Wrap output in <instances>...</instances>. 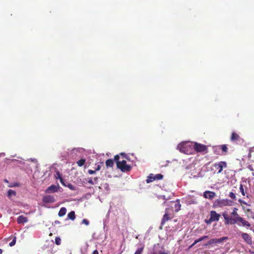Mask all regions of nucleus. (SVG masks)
<instances>
[{
    "label": "nucleus",
    "instance_id": "nucleus-15",
    "mask_svg": "<svg viewBox=\"0 0 254 254\" xmlns=\"http://www.w3.org/2000/svg\"><path fill=\"white\" fill-rule=\"evenodd\" d=\"M55 201L54 197L51 195H46L43 198V201L45 203L53 202Z\"/></svg>",
    "mask_w": 254,
    "mask_h": 254
},
{
    "label": "nucleus",
    "instance_id": "nucleus-44",
    "mask_svg": "<svg viewBox=\"0 0 254 254\" xmlns=\"http://www.w3.org/2000/svg\"><path fill=\"white\" fill-rule=\"evenodd\" d=\"M92 254H99L97 250H95L93 252Z\"/></svg>",
    "mask_w": 254,
    "mask_h": 254
},
{
    "label": "nucleus",
    "instance_id": "nucleus-33",
    "mask_svg": "<svg viewBox=\"0 0 254 254\" xmlns=\"http://www.w3.org/2000/svg\"><path fill=\"white\" fill-rule=\"evenodd\" d=\"M82 224H85L86 226H88L89 224V222L87 219H83L82 220Z\"/></svg>",
    "mask_w": 254,
    "mask_h": 254
},
{
    "label": "nucleus",
    "instance_id": "nucleus-10",
    "mask_svg": "<svg viewBox=\"0 0 254 254\" xmlns=\"http://www.w3.org/2000/svg\"><path fill=\"white\" fill-rule=\"evenodd\" d=\"M227 239V237H222L220 239H210L207 243L204 244V246H208L209 245H212L213 244H218L221 243L224 240Z\"/></svg>",
    "mask_w": 254,
    "mask_h": 254
},
{
    "label": "nucleus",
    "instance_id": "nucleus-11",
    "mask_svg": "<svg viewBox=\"0 0 254 254\" xmlns=\"http://www.w3.org/2000/svg\"><path fill=\"white\" fill-rule=\"evenodd\" d=\"M236 224H237L239 226H243L246 227H249L251 226L250 223L248 221L241 217L237 218Z\"/></svg>",
    "mask_w": 254,
    "mask_h": 254
},
{
    "label": "nucleus",
    "instance_id": "nucleus-40",
    "mask_svg": "<svg viewBox=\"0 0 254 254\" xmlns=\"http://www.w3.org/2000/svg\"><path fill=\"white\" fill-rule=\"evenodd\" d=\"M101 169V166L99 165H98L97 168L95 169V171H98L100 170Z\"/></svg>",
    "mask_w": 254,
    "mask_h": 254
},
{
    "label": "nucleus",
    "instance_id": "nucleus-12",
    "mask_svg": "<svg viewBox=\"0 0 254 254\" xmlns=\"http://www.w3.org/2000/svg\"><path fill=\"white\" fill-rule=\"evenodd\" d=\"M203 196L206 199L212 200L216 196V193L214 191L206 190L203 192Z\"/></svg>",
    "mask_w": 254,
    "mask_h": 254
},
{
    "label": "nucleus",
    "instance_id": "nucleus-22",
    "mask_svg": "<svg viewBox=\"0 0 254 254\" xmlns=\"http://www.w3.org/2000/svg\"><path fill=\"white\" fill-rule=\"evenodd\" d=\"M171 205H174V206L177 207V206H181V204H180V200L179 199H177L176 201H171Z\"/></svg>",
    "mask_w": 254,
    "mask_h": 254
},
{
    "label": "nucleus",
    "instance_id": "nucleus-47",
    "mask_svg": "<svg viewBox=\"0 0 254 254\" xmlns=\"http://www.w3.org/2000/svg\"><path fill=\"white\" fill-rule=\"evenodd\" d=\"M2 253V250L0 249V254H1Z\"/></svg>",
    "mask_w": 254,
    "mask_h": 254
},
{
    "label": "nucleus",
    "instance_id": "nucleus-30",
    "mask_svg": "<svg viewBox=\"0 0 254 254\" xmlns=\"http://www.w3.org/2000/svg\"><path fill=\"white\" fill-rule=\"evenodd\" d=\"M56 178L57 179H59L60 181L61 179H63L61 176V174L59 171L56 172Z\"/></svg>",
    "mask_w": 254,
    "mask_h": 254
},
{
    "label": "nucleus",
    "instance_id": "nucleus-1",
    "mask_svg": "<svg viewBox=\"0 0 254 254\" xmlns=\"http://www.w3.org/2000/svg\"><path fill=\"white\" fill-rule=\"evenodd\" d=\"M237 209L235 207V209L231 213V216H229L226 213H223V216L225 220V224H235L236 223L237 218H239L240 216L237 212Z\"/></svg>",
    "mask_w": 254,
    "mask_h": 254
},
{
    "label": "nucleus",
    "instance_id": "nucleus-4",
    "mask_svg": "<svg viewBox=\"0 0 254 254\" xmlns=\"http://www.w3.org/2000/svg\"><path fill=\"white\" fill-rule=\"evenodd\" d=\"M215 172L217 174H220L222 172L223 168H226L227 167V163L225 161H220L218 162L215 163L213 165Z\"/></svg>",
    "mask_w": 254,
    "mask_h": 254
},
{
    "label": "nucleus",
    "instance_id": "nucleus-31",
    "mask_svg": "<svg viewBox=\"0 0 254 254\" xmlns=\"http://www.w3.org/2000/svg\"><path fill=\"white\" fill-rule=\"evenodd\" d=\"M229 196L233 199H236V198L235 194L233 192H230L229 193Z\"/></svg>",
    "mask_w": 254,
    "mask_h": 254
},
{
    "label": "nucleus",
    "instance_id": "nucleus-8",
    "mask_svg": "<svg viewBox=\"0 0 254 254\" xmlns=\"http://www.w3.org/2000/svg\"><path fill=\"white\" fill-rule=\"evenodd\" d=\"M163 178V175L161 174H158L156 175H154L153 174H150L147 177V178L146 180L147 183H150L152 182L155 180H160Z\"/></svg>",
    "mask_w": 254,
    "mask_h": 254
},
{
    "label": "nucleus",
    "instance_id": "nucleus-7",
    "mask_svg": "<svg viewBox=\"0 0 254 254\" xmlns=\"http://www.w3.org/2000/svg\"><path fill=\"white\" fill-rule=\"evenodd\" d=\"M193 149L197 152H207V146L205 145L195 142L193 145Z\"/></svg>",
    "mask_w": 254,
    "mask_h": 254
},
{
    "label": "nucleus",
    "instance_id": "nucleus-42",
    "mask_svg": "<svg viewBox=\"0 0 254 254\" xmlns=\"http://www.w3.org/2000/svg\"><path fill=\"white\" fill-rule=\"evenodd\" d=\"M88 183L91 184V185H94V182L91 179H90L89 181H88Z\"/></svg>",
    "mask_w": 254,
    "mask_h": 254
},
{
    "label": "nucleus",
    "instance_id": "nucleus-38",
    "mask_svg": "<svg viewBox=\"0 0 254 254\" xmlns=\"http://www.w3.org/2000/svg\"><path fill=\"white\" fill-rule=\"evenodd\" d=\"M203 241V239H202L201 237L199 238V239H196L195 240L194 242V244H197V243L198 242H200L201 241Z\"/></svg>",
    "mask_w": 254,
    "mask_h": 254
},
{
    "label": "nucleus",
    "instance_id": "nucleus-35",
    "mask_svg": "<svg viewBox=\"0 0 254 254\" xmlns=\"http://www.w3.org/2000/svg\"><path fill=\"white\" fill-rule=\"evenodd\" d=\"M169 254V252L165 251H160L158 252V253H157V254Z\"/></svg>",
    "mask_w": 254,
    "mask_h": 254
},
{
    "label": "nucleus",
    "instance_id": "nucleus-25",
    "mask_svg": "<svg viewBox=\"0 0 254 254\" xmlns=\"http://www.w3.org/2000/svg\"><path fill=\"white\" fill-rule=\"evenodd\" d=\"M222 204H223V200L221 199H217L214 202L213 206H218V205H221Z\"/></svg>",
    "mask_w": 254,
    "mask_h": 254
},
{
    "label": "nucleus",
    "instance_id": "nucleus-51",
    "mask_svg": "<svg viewBox=\"0 0 254 254\" xmlns=\"http://www.w3.org/2000/svg\"><path fill=\"white\" fill-rule=\"evenodd\" d=\"M104 227L105 226V221H104Z\"/></svg>",
    "mask_w": 254,
    "mask_h": 254
},
{
    "label": "nucleus",
    "instance_id": "nucleus-2",
    "mask_svg": "<svg viewBox=\"0 0 254 254\" xmlns=\"http://www.w3.org/2000/svg\"><path fill=\"white\" fill-rule=\"evenodd\" d=\"M177 148L181 152L190 154L192 153L193 145L190 142H182L178 144Z\"/></svg>",
    "mask_w": 254,
    "mask_h": 254
},
{
    "label": "nucleus",
    "instance_id": "nucleus-49",
    "mask_svg": "<svg viewBox=\"0 0 254 254\" xmlns=\"http://www.w3.org/2000/svg\"><path fill=\"white\" fill-rule=\"evenodd\" d=\"M4 181L5 182H6V183H7V182H8V181H7L6 179H5V180H4Z\"/></svg>",
    "mask_w": 254,
    "mask_h": 254
},
{
    "label": "nucleus",
    "instance_id": "nucleus-18",
    "mask_svg": "<svg viewBox=\"0 0 254 254\" xmlns=\"http://www.w3.org/2000/svg\"><path fill=\"white\" fill-rule=\"evenodd\" d=\"M247 190V187L246 186L244 187L243 185H242V184L240 185V191L243 196H245L246 193H247V192H246Z\"/></svg>",
    "mask_w": 254,
    "mask_h": 254
},
{
    "label": "nucleus",
    "instance_id": "nucleus-16",
    "mask_svg": "<svg viewBox=\"0 0 254 254\" xmlns=\"http://www.w3.org/2000/svg\"><path fill=\"white\" fill-rule=\"evenodd\" d=\"M220 215L217 214L215 211H211L210 212V218L213 221H217L219 219Z\"/></svg>",
    "mask_w": 254,
    "mask_h": 254
},
{
    "label": "nucleus",
    "instance_id": "nucleus-37",
    "mask_svg": "<svg viewBox=\"0 0 254 254\" xmlns=\"http://www.w3.org/2000/svg\"><path fill=\"white\" fill-rule=\"evenodd\" d=\"M213 220L211 219V218L210 217L209 219L208 220H205V222L206 224H210L212 222H213Z\"/></svg>",
    "mask_w": 254,
    "mask_h": 254
},
{
    "label": "nucleus",
    "instance_id": "nucleus-23",
    "mask_svg": "<svg viewBox=\"0 0 254 254\" xmlns=\"http://www.w3.org/2000/svg\"><path fill=\"white\" fill-rule=\"evenodd\" d=\"M254 152V147H251L249 148V153L248 155V158L249 160L251 159L252 156V153Z\"/></svg>",
    "mask_w": 254,
    "mask_h": 254
},
{
    "label": "nucleus",
    "instance_id": "nucleus-34",
    "mask_svg": "<svg viewBox=\"0 0 254 254\" xmlns=\"http://www.w3.org/2000/svg\"><path fill=\"white\" fill-rule=\"evenodd\" d=\"M60 182L61 183L62 185H63L64 186H65V187H66V186L67 185V183H68V182H67L65 181H64V179H61V180H60Z\"/></svg>",
    "mask_w": 254,
    "mask_h": 254
},
{
    "label": "nucleus",
    "instance_id": "nucleus-41",
    "mask_svg": "<svg viewBox=\"0 0 254 254\" xmlns=\"http://www.w3.org/2000/svg\"><path fill=\"white\" fill-rule=\"evenodd\" d=\"M248 168L252 171H254V168H253V167L251 166V165H249L248 166Z\"/></svg>",
    "mask_w": 254,
    "mask_h": 254
},
{
    "label": "nucleus",
    "instance_id": "nucleus-20",
    "mask_svg": "<svg viewBox=\"0 0 254 254\" xmlns=\"http://www.w3.org/2000/svg\"><path fill=\"white\" fill-rule=\"evenodd\" d=\"M67 217L69 219H71L72 220H74L75 219V215L74 211H72L70 212L68 214V215H67Z\"/></svg>",
    "mask_w": 254,
    "mask_h": 254
},
{
    "label": "nucleus",
    "instance_id": "nucleus-46",
    "mask_svg": "<svg viewBox=\"0 0 254 254\" xmlns=\"http://www.w3.org/2000/svg\"><path fill=\"white\" fill-rule=\"evenodd\" d=\"M55 224H60V222L58 220H56L55 221Z\"/></svg>",
    "mask_w": 254,
    "mask_h": 254
},
{
    "label": "nucleus",
    "instance_id": "nucleus-9",
    "mask_svg": "<svg viewBox=\"0 0 254 254\" xmlns=\"http://www.w3.org/2000/svg\"><path fill=\"white\" fill-rule=\"evenodd\" d=\"M230 139L231 141L235 142L237 144L244 142V139L242 138L238 133L234 132L232 133Z\"/></svg>",
    "mask_w": 254,
    "mask_h": 254
},
{
    "label": "nucleus",
    "instance_id": "nucleus-6",
    "mask_svg": "<svg viewBox=\"0 0 254 254\" xmlns=\"http://www.w3.org/2000/svg\"><path fill=\"white\" fill-rule=\"evenodd\" d=\"M228 147L226 144L220 145L214 148V152L217 154L225 155L228 153Z\"/></svg>",
    "mask_w": 254,
    "mask_h": 254
},
{
    "label": "nucleus",
    "instance_id": "nucleus-29",
    "mask_svg": "<svg viewBox=\"0 0 254 254\" xmlns=\"http://www.w3.org/2000/svg\"><path fill=\"white\" fill-rule=\"evenodd\" d=\"M55 243L57 245H60L61 243V239L60 237H56L55 239Z\"/></svg>",
    "mask_w": 254,
    "mask_h": 254
},
{
    "label": "nucleus",
    "instance_id": "nucleus-27",
    "mask_svg": "<svg viewBox=\"0 0 254 254\" xmlns=\"http://www.w3.org/2000/svg\"><path fill=\"white\" fill-rule=\"evenodd\" d=\"M66 187H68L70 190H76L75 187L73 185H72L71 184L67 183Z\"/></svg>",
    "mask_w": 254,
    "mask_h": 254
},
{
    "label": "nucleus",
    "instance_id": "nucleus-36",
    "mask_svg": "<svg viewBox=\"0 0 254 254\" xmlns=\"http://www.w3.org/2000/svg\"><path fill=\"white\" fill-rule=\"evenodd\" d=\"M119 159H120V157L118 155H116L115 156L114 160L116 162V163L117 162H121L120 161H119Z\"/></svg>",
    "mask_w": 254,
    "mask_h": 254
},
{
    "label": "nucleus",
    "instance_id": "nucleus-21",
    "mask_svg": "<svg viewBox=\"0 0 254 254\" xmlns=\"http://www.w3.org/2000/svg\"><path fill=\"white\" fill-rule=\"evenodd\" d=\"M106 165L107 167H113L114 162L112 159H108L106 161Z\"/></svg>",
    "mask_w": 254,
    "mask_h": 254
},
{
    "label": "nucleus",
    "instance_id": "nucleus-28",
    "mask_svg": "<svg viewBox=\"0 0 254 254\" xmlns=\"http://www.w3.org/2000/svg\"><path fill=\"white\" fill-rule=\"evenodd\" d=\"M143 248H138L135 251L134 254H142L143 252Z\"/></svg>",
    "mask_w": 254,
    "mask_h": 254
},
{
    "label": "nucleus",
    "instance_id": "nucleus-48",
    "mask_svg": "<svg viewBox=\"0 0 254 254\" xmlns=\"http://www.w3.org/2000/svg\"><path fill=\"white\" fill-rule=\"evenodd\" d=\"M180 208L177 209L176 210V212H178L179 210H180Z\"/></svg>",
    "mask_w": 254,
    "mask_h": 254
},
{
    "label": "nucleus",
    "instance_id": "nucleus-5",
    "mask_svg": "<svg viewBox=\"0 0 254 254\" xmlns=\"http://www.w3.org/2000/svg\"><path fill=\"white\" fill-rule=\"evenodd\" d=\"M117 168L121 170L123 172H128L130 171L131 167L130 165L127 164L126 160H122L121 162H117Z\"/></svg>",
    "mask_w": 254,
    "mask_h": 254
},
{
    "label": "nucleus",
    "instance_id": "nucleus-39",
    "mask_svg": "<svg viewBox=\"0 0 254 254\" xmlns=\"http://www.w3.org/2000/svg\"><path fill=\"white\" fill-rule=\"evenodd\" d=\"M96 172V171H95V170H88V173L89 174H95V173Z\"/></svg>",
    "mask_w": 254,
    "mask_h": 254
},
{
    "label": "nucleus",
    "instance_id": "nucleus-52",
    "mask_svg": "<svg viewBox=\"0 0 254 254\" xmlns=\"http://www.w3.org/2000/svg\"><path fill=\"white\" fill-rule=\"evenodd\" d=\"M152 254H157V253H153Z\"/></svg>",
    "mask_w": 254,
    "mask_h": 254
},
{
    "label": "nucleus",
    "instance_id": "nucleus-24",
    "mask_svg": "<svg viewBox=\"0 0 254 254\" xmlns=\"http://www.w3.org/2000/svg\"><path fill=\"white\" fill-rule=\"evenodd\" d=\"M85 161L84 159H81L77 161L76 163L79 167H81L85 164Z\"/></svg>",
    "mask_w": 254,
    "mask_h": 254
},
{
    "label": "nucleus",
    "instance_id": "nucleus-14",
    "mask_svg": "<svg viewBox=\"0 0 254 254\" xmlns=\"http://www.w3.org/2000/svg\"><path fill=\"white\" fill-rule=\"evenodd\" d=\"M58 190V187L54 185L49 187L46 190L47 193H52L57 192Z\"/></svg>",
    "mask_w": 254,
    "mask_h": 254
},
{
    "label": "nucleus",
    "instance_id": "nucleus-45",
    "mask_svg": "<svg viewBox=\"0 0 254 254\" xmlns=\"http://www.w3.org/2000/svg\"><path fill=\"white\" fill-rule=\"evenodd\" d=\"M195 244H194V242H193V243L190 246V248H190H190H192V247H193Z\"/></svg>",
    "mask_w": 254,
    "mask_h": 254
},
{
    "label": "nucleus",
    "instance_id": "nucleus-17",
    "mask_svg": "<svg viewBox=\"0 0 254 254\" xmlns=\"http://www.w3.org/2000/svg\"><path fill=\"white\" fill-rule=\"evenodd\" d=\"M17 223L19 224L26 223L28 221L26 217L23 216H19L17 218Z\"/></svg>",
    "mask_w": 254,
    "mask_h": 254
},
{
    "label": "nucleus",
    "instance_id": "nucleus-13",
    "mask_svg": "<svg viewBox=\"0 0 254 254\" xmlns=\"http://www.w3.org/2000/svg\"><path fill=\"white\" fill-rule=\"evenodd\" d=\"M242 238L243 239V240L249 245H252L253 241L251 237L250 236L246 233H242Z\"/></svg>",
    "mask_w": 254,
    "mask_h": 254
},
{
    "label": "nucleus",
    "instance_id": "nucleus-53",
    "mask_svg": "<svg viewBox=\"0 0 254 254\" xmlns=\"http://www.w3.org/2000/svg\"><path fill=\"white\" fill-rule=\"evenodd\" d=\"M253 176H254V172L253 173Z\"/></svg>",
    "mask_w": 254,
    "mask_h": 254
},
{
    "label": "nucleus",
    "instance_id": "nucleus-19",
    "mask_svg": "<svg viewBox=\"0 0 254 254\" xmlns=\"http://www.w3.org/2000/svg\"><path fill=\"white\" fill-rule=\"evenodd\" d=\"M66 212V210L65 207H62L58 213V215L60 217L63 216L65 214Z\"/></svg>",
    "mask_w": 254,
    "mask_h": 254
},
{
    "label": "nucleus",
    "instance_id": "nucleus-32",
    "mask_svg": "<svg viewBox=\"0 0 254 254\" xmlns=\"http://www.w3.org/2000/svg\"><path fill=\"white\" fill-rule=\"evenodd\" d=\"M16 243V237H14L12 241L9 244V246L12 247L15 245Z\"/></svg>",
    "mask_w": 254,
    "mask_h": 254
},
{
    "label": "nucleus",
    "instance_id": "nucleus-3",
    "mask_svg": "<svg viewBox=\"0 0 254 254\" xmlns=\"http://www.w3.org/2000/svg\"><path fill=\"white\" fill-rule=\"evenodd\" d=\"M174 217V211L172 207H167L165 210V213L161 221V226H163L165 223Z\"/></svg>",
    "mask_w": 254,
    "mask_h": 254
},
{
    "label": "nucleus",
    "instance_id": "nucleus-43",
    "mask_svg": "<svg viewBox=\"0 0 254 254\" xmlns=\"http://www.w3.org/2000/svg\"><path fill=\"white\" fill-rule=\"evenodd\" d=\"M202 239H203V240H205V239H207L208 238V236H202L201 237Z\"/></svg>",
    "mask_w": 254,
    "mask_h": 254
},
{
    "label": "nucleus",
    "instance_id": "nucleus-26",
    "mask_svg": "<svg viewBox=\"0 0 254 254\" xmlns=\"http://www.w3.org/2000/svg\"><path fill=\"white\" fill-rule=\"evenodd\" d=\"M7 195L9 197H10L12 195H15L16 192L15 191H14L12 190H9L7 192Z\"/></svg>",
    "mask_w": 254,
    "mask_h": 254
},
{
    "label": "nucleus",
    "instance_id": "nucleus-50",
    "mask_svg": "<svg viewBox=\"0 0 254 254\" xmlns=\"http://www.w3.org/2000/svg\"><path fill=\"white\" fill-rule=\"evenodd\" d=\"M97 180H98V178H94V180H95V181H97Z\"/></svg>",
    "mask_w": 254,
    "mask_h": 254
}]
</instances>
